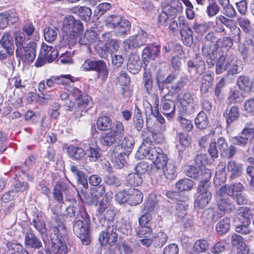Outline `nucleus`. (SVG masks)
<instances>
[{
	"mask_svg": "<svg viewBox=\"0 0 254 254\" xmlns=\"http://www.w3.org/2000/svg\"><path fill=\"white\" fill-rule=\"evenodd\" d=\"M143 181V177L135 172L128 174L125 178V184L127 187L140 186Z\"/></svg>",
	"mask_w": 254,
	"mask_h": 254,
	"instance_id": "obj_24",
	"label": "nucleus"
},
{
	"mask_svg": "<svg viewBox=\"0 0 254 254\" xmlns=\"http://www.w3.org/2000/svg\"><path fill=\"white\" fill-rule=\"evenodd\" d=\"M192 96L190 92H185L180 97V102L183 106L186 107V110L188 114H191L194 112V107L192 104Z\"/></svg>",
	"mask_w": 254,
	"mask_h": 254,
	"instance_id": "obj_27",
	"label": "nucleus"
},
{
	"mask_svg": "<svg viewBox=\"0 0 254 254\" xmlns=\"http://www.w3.org/2000/svg\"><path fill=\"white\" fill-rule=\"evenodd\" d=\"M91 99L86 94H83L75 101L77 109L75 112V118H79L82 116V112H86L87 109L90 107Z\"/></svg>",
	"mask_w": 254,
	"mask_h": 254,
	"instance_id": "obj_15",
	"label": "nucleus"
},
{
	"mask_svg": "<svg viewBox=\"0 0 254 254\" xmlns=\"http://www.w3.org/2000/svg\"><path fill=\"white\" fill-rule=\"evenodd\" d=\"M104 22L106 27L114 29L116 35L118 37H124L130 31V25L129 21L119 15H109L106 17Z\"/></svg>",
	"mask_w": 254,
	"mask_h": 254,
	"instance_id": "obj_3",
	"label": "nucleus"
},
{
	"mask_svg": "<svg viewBox=\"0 0 254 254\" xmlns=\"http://www.w3.org/2000/svg\"><path fill=\"white\" fill-rule=\"evenodd\" d=\"M223 116L226 119L227 124L230 125L238 119L240 116L239 108L233 106L230 108H227L224 112Z\"/></svg>",
	"mask_w": 254,
	"mask_h": 254,
	"instance_id": "obj_21",
	"label": "nucleus"
},
{
	"mask_svg": "<svg viewBox=\"0 0 254 254\" xmlns=\"http://www.w3.org/2000/svg\"><path fill=\"white\" fill-rule=\"evenodd\" d=\"M213 77L209 72H206L203 76L201 80L200 87V91L204 94L207 93L212 86Z\"/></svg>",
	"mask_w": 254,
	"mask_h": 254,
	"instance_id": "obj_28",
	"label": "nucleus"
},
{
	"mask_svg": "<svg viewBox=\"0 0 254 254\" xmlns=\"http://www.w3.org/2000/svg\"><path fill=\"white\" fill-rule=\"evenodd\" d=\"M180 144L184 147H188L191 142L190 136L186 132H181L177 134Z\"/></svg>",
	"mask_w": 254,
	"mask_h": 254,
	"instance_id": "obj_55",
	"label": "nucleus"
},
{
	"mask_svg": "<svg viewBox=\"0 0 254 254\" xmlns=\"http://www.w3.org/2000/svg\"><path fill=\"white\" fill-rule=\"evenodd\" d=\"M52 251L56 254H65L67 251V247L62 241H59V243L55 244L53 242Z\"/></svg>",
	"mask_w": 254,
	"mask_h": 254,
	"instance_id": "obj_61",
	"label": "nucleus"
},
{
	"mask_svg": "<svg viewBox=\"0 0 254 254\" xmlns=\"http://www.w3.org/2000/svg\"><path fill=\"white\" fill-rule=\"evenodd\" d=\"M244 190V188L241 183H236L233 185L221 187L216 191V193L221 195V193H224L232 197L236 195V193L242 192Z\"/></svg>",
	"mask_w": 254,
	"mask_h": 254,
	"instance_id": "obj_16",
	"label": "nucleus"
},
{
	"mask_svg": "<svg viewBox=\"0 0 254 254\" xmlns=\"http://www.w3.org/2000/svg\"><path fill=\"white\" fill-rule=\"evenodd\" d=\"M143 84L148 94H150L153 87L152 76L150 73H145L143 75Z\"/></svg>",
	"mask_w": 254,
	"mask_h": 254,
	"instance_id": "obj_57",
	"label": "nucleus"
},
{
	"mask_svg": "<svg viewBox=\"0 0 254 254\" xmlns=\"http://www.w3.org/2000/svg\"><path fill=\"white\" fill-rule=\"evenodd\" d=\"M223 194L219 195L216 193L218 209L224 214L230 213L236 209L235 205L229 197L223 196Z\"/></svg>",
	"mask_w": 254,
	"mask_h": 254,
	"instance_id": "obj_10",
	"label": "nucleus"
},
{
	"mask_svg": "<svg viewBox=\"0 0 254 254\" xmlns=\"http://www.w3.org/2000/svg\"><path fill=\"white\" fill-rule=\"evenodd\" d=\"M251 84V80L249 76L241 75L237 79V85L239 88L242 91H248Z\"/></svg>",
	"mask_w": 254,
	"mask_h": 254,
	"instance_id": "obj_46",
	"label": "nucleus"
},
{
	"mask_svg": "<svg viewBox=\"0 0 254 254\" xmlns=\"http://www.w3.org/2000/svg\"><path fill=\"white\" fill-rule=\"evenodd\" d=\"M100 223L104 228L99 235V241L102 245H111L117 239L116 222L104 219L101 220Z\"/></svg>",
	"mask_w": 254,
	"mask_h": 254,
	"instance_id": "obj_4",
	"label": "nucleus"
},
{
	"mask_svg": "<svg viewBox=\"0 0 254 254\" xmlns=\"http://www.w3.org/2000/svg\"><path fill=\"white\" fill-rule=\"evenodd\" d=\"M70 171L76 177L78 182L81 183L85 189H87L88 185L84 173L74 166H70Z\"/></svg>",
	"mask_w": 254,
	"mask_h": 254,
	"instance_id": "obj_38",
	"label": "nucleus"
},
{
	"mask_svg": "<svg viewBox=\"0 0 254 254\" xmlns=\"http://www.w3.org/2000/svg\"><path fill=\"white\" fill-rule=\"evenodd\" d=\"M143 194L137 189H131L129 190L128 203L131 205H136L141 203L143 200Z\"/></svg>",
	"mask_w": 254,
	"mask_h": 254,
	"instance_id": "obj_30",
	"label": "nucleus"
},
{
	"mask_svg": "<svg viewBox=\"0 0 254 254\" xmlns=\"http://www.w3.org/2000/svg\"><path fill=\"white\" fill-rule=\"evenodd\" d=\"M193 182L189 179L179 180L176 184V188L180 191L190 190L193 186Z\"/></svg>",
	"mask_w": 254,
	"mask_h": 254,
	"instance_id": "obj_47",
	"label": "nucleus"
},
{
	"mask_svg": "<svg viewBox=\"0 0 254 254\" xmlns=\"http://www.w3.org/2000/svg\"><path fill=\"white\" fill-rule=\"evenodd\" d=\"M231 68L228 70L227 74L233 75L240 73L243 70V66L241 64V61L237 60L236 58Z\"/></svg>",
	"mask_w": 254,
	"mask_h": 254,
	"instance_id": "obj_56",
	"label": "nucleus"
},
{
	"mask_svg": "<svg viewBox=\"0 0 254 254\" xmlns=\"http://www.w3.org/2000/svg\"><path fill=\"white\" fill-rule=\"evenodd\" d=\"M237 21L239 26L245 33H249L252 30L251 22L247 18L240 17L238 19Z\"/></svg>",
	"mask_w": 254,
	"mask_h": 254,
	"instance_id": "obj_62",
	"label": "nucleus"
},
{
	"mask_svg": "<svg viewBox=\"0 0 254 254\" xmlns=\"http://www.w3.org/2000/svg\"><path fill=\"white\" fill-rule=\"evenodd\" d=\"M174 2H176L177 5L174 7L170 4H167L164 6L162 8L163 11L169 17L170 15H173L177 12L183 11V6L182 3L179 2V0H175Z\"/></svg>",
	"mask_w": 254,
	"mask_h": 254,
	"instance_id": "obj_37",
	"label": "nucleus"
},
{
	"mask_svg": "<svg viewBox=\"0 0 254 254\" xmlns=\"http://www.w3.org/2000/svg\"><path fill=\"white\" fill-rule=\"evenodd\" d=\"M82 211H79L76 206L70 205L66 208L63 215L65 218H69L70 220H72L75 216L76 217L77 216L78 213H79Z\"/></svg>",
	"mask_w": 254,
	"mask_h": 254,
	"instance_id": "obj_53",
	"label": "nucleus"
},
{
	"mask_svg": "<svg viewBox=\"0 0 254 254\" xmlns=\"http://www.w3.org/2000/svg\"><path fill=\"white\" fill-rule=\"evenodd\" d=\"M131 252V248L124 243L111 245L109 249V254H129Z\"/></svg>",
	"mask_w": 254,
	"mask_h": 254,
	"instance_id": "obj_26",
	"label": "nucleus"
},
{
	"mask_svg": "<svg viewBox=\"0 0 254 254\" xmlns=\"http://www.w3.org/2000/svg\"><path fill=\"white\" fill-rule=\"evenodd\" d=\"M15 44L16 47V52L23 50L26 46L27 40L24 33L15 32L14 33Z\"/></svg>",
	"mask_w": 254,
	"mask_h": 254,
	"instance_id": "obj_41",
	"label": "nucleus"
},
{
	"mask_svg": "<svg viewBox=\"0 0 254 254\" xmlns=\"http://www.w3.org/2000/svg\"><path fill=\"white\" fill-rule=\"evenodd\" d=\"M160 169H163L164 176L167 179L170 180L173 179L176 176L175 166L171 163H168V161H166V163L164 165L163 167L161 168Z\"/></svg>",
	"mask_w": 254,
	"mask_h": 254,
	"instance_id": "obj_44",
	"label": "nucleus"
},
{
	"mask_svg": "<svg viewBox=\"0 0 254 254\" xmlns=\"http://www.w3.org/2000/svg\"><path fill=\"white\" fill-rule=\"evenodd\" d=\"M133 125L134 127L138 131H140L142 129L144 125V120L141 112L137 106L135 107L134 110L133 117Z\"/></svg>",
	"mask_w": 254,
	"mask_h": 254,
	"instance_id": "obj_33",
	"label": "nucleus"
},
{
	"mask_svg": "<svg viewBox=\"0 0 254 254\" xmlns=\"http://www.w3.org/2000/svg\"><path fill=\"white\" fill-rule=\"evenodd\" d=\"M85 154L90 162H96L101 156V150L97 146H90L86 150Z\"/></svg>",
	"mask_w": 254,
	"mask_h": 254,
	"instance_id": "obj_43",
	"label": "nucleus"
},
{
	"mask_svg": "<svg viewBox=\"0 0 254 254\" xmlns=\"http://www.w3.org/2000/svg\"><path fill=\"white\" fill-rule=\"evenodd\" d=\"M147 34L142 30H140L136 35L129 37L125 41L123 44L125 50L131 48H137L144 45L146 42Z\"/></svg>",
	"mask_w": 254,
	"mask_h": 254,
	"instance_id": "obj_8",
	"label": "nucleus"
},
{
	"mask_svg": "<svg viewBox=\"0 0 254 254\" xmlns=\"http://www.w3.org/2000/svg\"><path fill=\"white\" fill-rule=\"evenodd\" d=\"M188 204L185 201L178 200L177 202V213L180 218H183L187 214Z\"/></svg>",
	"mask_w": 254,
	"mask_h": 254,
	"instance_id": "obj_50",
	"label": "nucleus"
},
{
	"mask_svg": "<svg viewBox=\"0 0 254 254\" xmlns=\"http://www.w3.org/2000/svg\"><path fill=\"white\" fill-rule=\"evenodd\" d=\"M227 143L223 137H219L217 142H212L210 143L208 152L212 158L218 157V153L220 154L226 148Z\"/></svg>",
	"mask_w": 254,
	"mask_h": 254,
	"instance_id": "obj_14",
	"label": "nucleus"
},
{
	"mask_svg": "<svg viewBox=\"0 0 254 254\" xmlns=\"http://www.w3.org/2000/svg\"><path fill=\"white\" fill-rule=\"evenodd\" d=\"M90 222L89 216L85 211L82 210L78 213L73 225L74 233L85 245H88L90 242L89 232Z\"/></svg>",
	"mask_w": 254,
	"mask_h": 254,
	"instance_id": "obj_1",
	"label": "nucleus"
},
{
	"mask_svg": "<svg viewBox=\"0 0 254 254\" xmlns=\"http://www.w3.org/2000/svg\"><path fill=\"white\" fill-rule=\"evenodd\" d=\"M98 129L102 131L109 130L112 125L111 119L108 116H102L99 117L96 122Z\"/></svg>",
	"mask_w": 254,
	"mask_h": 254,
	"instance_id": "obj_35",
	"label": "nucleus"
},
{
	"mask_svg": "<svg viewBox=\"0 0 254 254\" xmlns=\"http://www.w3.org/2000/svg\"><path fill=\"white\" fill-rule=\"evenodd\" d=\"M239 215L242 218L243 221L246 222V225H250L251 223L250 217L252 215V211L249 208L241 207L239 209Z\"/></svg>",
	"mask_w": 254,
	"mask_h": 254,
	"instance_id": "obj_60",
	"label": "nucleus"
},
{
	"mask_svg": "<svg viewBox=\"0 0 254 254\" xmlns=\"http://www.w3.org/2000/svg\"><path fill=\"white\" fill-rule=\"evenodd\" d=\"M96 64L94 70L99 73V77L102 80H105L108 75V71L106 64L101 61H98Z\"/></svg>",
	"mask_w": 254,
	"mask_h": 254,
	"instance_id": "obj_48",
	"label": "nucleus"
},
{
	"mask_svg": "<svg viewBox=\"0 0 254 254\" xmlns=\"http://www.w3.org/2000/svg\"><path fill=\"white\" fill-rule=\"evenodd\" d=\"M243 99L242 93L238 90H234L230 93L227 101L228 104H232L241 102Z\"/></svg>",
	"mask_w": 254,
	"mask_h": 254,
	"instance_id": "obj_49",
	"label": "nucleus"
},
{
	"mask_svg": "<svg viewBox=\"0 0 254 254\" xmlns=\"http://www.w3.org/2000/svg\"><path fill=\"white\" fill-rule=\"evenodd\" d=\"M180 125L185 131H190L193 128V125L191 121L183 117H179L178 119Z\"/></svg>",
	"mask_w": 254,
	"mask_h": 254,
	"instance_id": "obj_63",
	"label": "nucleus"
},
{
	"mask_svg": "<svg viewBox=\"0 0 254 254\" xmlns=\"http://www.w3.org/2000/svg\"><path fill=\"white\" fill-rule=\"evenodd\" d=\"M227 169L228 172L230 173V178L231 179L239 177L243 171V165L234 160L228 162Z\"/></svg>",
	"mask_w": 254,
	"mask_h": 254,
	"instance_id": "obj_18",
	"label": "nucleus"
},
{
	"mask_svg": "<svg viewBox=\"0 0 254 254\" xmlns=\"http://www.w3.org/2000/svg\"><path fill=\"white\" fill-rule=\"evenodd\" d=\"M36 43L33 41L29 42L23 49L24 53L23 59L28 62H32L36 57Z\"/></svg>",
	"mask_w": 254,
	"mask_h": 254,
	"instance_id": "obj_22",
	"label": "nucleus"
},
{
	"mask_svg": "<svg viewBox=\"0 0 254 254\" xmlns=\"http://www.w3.org/2000/svg\"><path fill=\"white\" fill-rule=\"evenodd\" d=\"M220 7L217 3L213 1L209 2L206 8V13L209 17L215 16L219 11Z\"/></svg>",
	"mask_w": 254,
	"mask_h": 254,
	"instance_id": "obj_58",
	"label": "nucleus"
},
{
	"mask_svg": "<svg viewBox=\"0 0 254 254\" xmlns=\"http://www.w3.org/2000/svg\"><path fill=\"white\" fill-rule=\"evenodd\" d=\"M58 29L54 27H46L43 31L45 40L49 43L54 42L58 37Z\"/></svg>",
	"mask_w": 254,
	"mask_h": 254,
	"instance_id": "obj_36",
	"label": "nucleus"
},
{
	"mask_svg": "<svg viewBox=\"0 0 254 254\" xmlns=\"http://www.w3.org/2000/svg\"><path fill=\"white\" fill-rule=\"evenodd\" d=\"M187 65L189 68V72H190L192 68H195L196 73L198 74H202L205 70V64L204 61L202 59L201 57L196 55L195 59L194 61H189L188 62Z\"/></svg>",
	"mask_w": 254,
	"mask_h": 254,
	"instance_id": "obj_20",
	"label": "nucleus"
},
{
	"mask_svg": "<svg viewBox=\"0 0 254 254\" xmlns=\"http://www.w3.org/2000/svg\"><path fill=\"white\" fill-rule=\"evenodd\" d=\"M252 122L247 123L239 135L231 137L230 141L238 146L245 147L254 138V127Z\"/></svg>",
	"mask_w": 254,
	"mask_h": 254,
	"instance_id": "obj_5",
	"label": "nucleus"
},
{
	"mask_svg": "<svg viewBox=\"0 0 254 254\" xmlns=\"http://www.w3.org/2000/svg\"><path fill=\"white\" fill-rule=\"evenodd\" d=\"M162 109L163 113L170 118H173L175 115V104L172 100H162Z\"/></svg>",
	"mask_w": 254,
	"mask_h": 254,
	"instance_id": "obj_31",
	"label": "nucleus"
},
{
	"mask_svg": "<svg viewBox=\"0 0 254 254\" xmlns=\"http://www.w3.org/2000/svg\"><path fill=\"white\" fill-rule=\"evenodd\" d=\"M58 52L55 48L43 44L39 57L35 63V65L39 67L43 65L46 62L51 63L58 57Z\"/></svg>",
	"mask_w": 254,
	"mask_h": 254,
	"instance_id": "obj_6",
	"label": "nucleus"
},
{
	"mask_svg": "<svg viewBox=\"0 0 254 254\" xmlns=\"http://www.w3.org/2000/svg\"><path fill=\"white\" fill-rule=\"evenodd\" d=\"M202 217L204 222L211 223L215 220V211L213 208H209L203 211Z\"/></svg>",
	"mask_w": 254,
	"mask_h": 254,
	"instance_id": "obj_59",
	"label": "nucleus"
},
{
	"mask_svg": "<svg viewBox=\"0 0 254 254\" xmlns=\"http://www.w3.org/2000/svg\"><path fill=\"white\" fill-rule=\"evenodd\" d=\"M133 137L129 134L126 135L123 140L121 145L123 150V154L127 157L132 151L134 145Z\"/></svg>",
	"mask_w": 254,
	"mask_h": 254,
	"instance_id": "obj_25",
	"label": "nucleus"
},
{
	"mask_svg": "<svg viewBox=\"0 0 254 254\" xmlns=\"http://www.w3.org/2000/svg\"><path fill=\"white\" fill-rule=\"evenodd\" d=\"M211 176V171L208 169L202 168L200 170V174L199 178L200 180V184L198 187H203V188H209L208 181Z\"/></svg>",
	"mask_w": 254,
	"mask_h": 254,
	"instance_id": "obj_39",
	"label": "nucleus"
},
{
	"mask_svg": "<svg viewBox=\"0 0 254 254\" xmlns=\"http://www.w3.org/2000/svg\"><path fill=\"white\" fill-rule=\"evenodd\" d=\"M78 34L69 32V33H64L63 34V40L69 47L74 45L77 41V36Z\"/></svg>",
	"mask_w": 254,
	"mask_h": 254,
	"instance_id": "obj_54",
	"label": "nucleus"
},
{
	"mask_svg": "<svg viewBox=\"0 0 254 254\" xmlns=\"http://www.w3.org/2000/svg\"><path fill=\"white\" fill-rule=\"evenodd\" d=\"M74 12L83 20L87 21L90 20L92 14L91 9L86 6L76 7L74 9Z\"/></svg>",
	"mask_w": 254,
	"mask_h": 254,
	"instance_id": "obj_42",
	"label": "nucleus"
},
{
	"mask_svg": "<svg viewBox=\"0 0 254 254\" xmlns=\"http://www.w3.org/2000/svg\"><path fill=\"white\" fill-rule=\"evenodd\" d=\"M230 220L228 217H225L220 220L216 225V231L220 235L227 233L230 229Z\"/></svg>",
	"mask_w": 254,
	"mask_h": 254,
	"instance_id": "obj_34",
	"label": "nucleus"
},
{
	"mask_svg": "<svg viewBox=\"0 0 254 254\" xmlns=\"http://www.w3.org/2000/svg\"><path fill=\"white\" fill-rule=\"evenodd\" d=\"M103 181L106 185L116 188L122 185V181L120 178L112 173L105 175L103 178Z\"/></svg>",
	"mask_w": 254,
	"mask_h": 254,
	"instance_id": "obj_40",
	"label": "nucleus"
},
{
	"mask_svg": "<svg viewBox=\"0 0 254 254\" xmlns=\"http://www.w3.org/2000/svg\"><path fill=\"white\" fill-rule=\"evenodd\" d=\"M62 29L64 33L78 34L82 31L83 27L79 20H77L72 16L69 15L64 18Z\"/></svg>",
	"mask_w": 254,
	"mask_h": 254,
	"instance_id": "obj_9",
	"label": "nucleus"
},
{
	"mask_svg": "<svg viewBox=\"0 0 254 254\" xmlns=\"http://www.w3.org/2000/svg\"><path fill=\"white\" fill-rule=\"evenodd\" d=\"M148 158L152 161L158 169L163 167L166 161L168 160L162 149L158 147L149 148Z\"/></svg>",
	"mask_w": 254,
	"mask_h": 254,
	"instance_id": "obj_7",
	"label": "nucleus"
},
{
	"mask_svg": "<svg viewBox=\"0 0 254 254\" xmlns=\"http://www.w3.org/2000/svg\"><path fill=\"white\" fill-rule=\"evenodd\" d=\"M152 239L153 244L156 247L160 248L167 242L168 237L164 232H159Z\"/></svg>",
	"mask_w": 254,
	"mask_h": 254,
	"instance_id": "obj_51",
	"label": "nucleus"
},
{
	"mask_svg": "<svg viewBox=\"0 0 254 254\" xmlns=\"http://www.w3.org/2000/svg\"><path fill=\"white\" fill-rule=\"evenodd\" d=\"M110 129V131L103 133L101 136V143L107 146L119 144L125 134L123 124L119 121H116Z\"/></svg>",
	"mask_w": 254,
	"mask_h": 254,
	"instance_id": "obj_2",
	"label": "nucleus"
},
{
	"mask_svg": "<svg viewBox=\"0 0 254 254\" xmlns=\"http://www.w3.org/2000/svg\"><path fill=\"white\" fill-rule=\"evenodd\" d=\"M208 243L205 240H199L195 242L193 246V250L197 253L206 252L209 248Z\"/></svg>",
	"mask_w": 254,
	"mask_h": 254,
	"instance_id": "obj_52",
	"label": "nucleus"
},
{
	"mask_svg": "<svg viewBox=\"0 0 254 254\" xmlns=\"http://www.w3.org/2000/svg\"><path fill=\"white\" fill-rule=\"evenodd\" d=\"M0 44L3 48L8 50L10 54H13L15 47L13 40L10 34L8 32H5L0 40Z\"/></svg>",
	"mask_w": 254,
	"mask_h": 254,
	"instance_id": "obj_23",
	"label": "nucleus"
},
{
	"mask_svg": "<svg viewBox=\"0 0 254 254\" xmlns=\"http://www.w3.org/2000/svg\"><path fill=\"white\" fill-rule=\"evenodd\" d=\"M141 64L139 56L136 54H131L128 59L127 67L131 73L136 74L141 69Z\"/></svg>",
	"mask_w": 254,
	"mask_h": 254,
	"instance_id": "obj_17",
	"label": "nucleus"
},
{
	"mask_svg": "<svg viewBox=\"0 0 254 254\" xmlns=\"http://www.w3.org/2000/svg\"><path fill=\"white\" fill-rule=\"evenodd\" d=\"M51 235H54L57 238H62L66 235L67 231L64 225L57 219L52 223L50 230Z\"/></svg>",
	"mask_w": 254,
	"mask_h": 254,
	"instance_id": "obj_19",
	"label": "nucleus"
},
{
	"mask_svg": "<svg viewBox=\"0 0 254 254\" xmlns=\"http://www.w3.org/2000/svg\"><path fill=\"white\" fill-rule=\"evenodd\" d=\"M197 191L199 194L194 201L195 207L203 208L205 207L211 198V193L208 190V188L203 187H198Z\"/></svg>",
	"mask_w": 254,
	"mask_h": 254,
	"instance_id": "obj_13",
	"label": "nucleus"
},
{
	"mask_svg": "<svg viewBox=\"0 0 254 254\" xmlns=\"http://www.w3.org/2000/svg\"><path fill=\"white\" fill-rule=\"evenodd\" d=\"M97 33L93 30H86L84 35H82L79 40L81 45L89 46L97 40Z\"/></svg>",
	"mask_w": 254,
	"mask_h": 254,
	"instance_id": "obj_29",
	"label": "nucleus"
},
{
	"mask_svg": "<svg viewBox=\"0 0 254 254\" xmlns=\"http://www.w3.org/2000/svg\"><path fill=\"white\" fill-rule=\"evenodd\" d=\"M24 246L27 248L40 249L42 247L41 240L36 236L32 229L29 228L24 233Z\"/></svg>",
	"mask_w": 254,
	"mask_h": 254,
	"instance_id": "obj_11",
	"label": "nucleus"
},
{
	"mask_svg": "<svg viewBox=\"0 0 254 254\" xmlns=\"http://www.w3.org/2000/svg\"><path fill=\"white\" fill-rule=\"evenodd\" d=\"M195 124L196 127L203 129L208 126V121L206 114L203 112H200L195 119Z\"/></svg>",
	"mask_w": 254,
	"mask_h": 254,
	"instance_id": "obj_45",
	"label": "nucleus"
},
{
	"mask_svg": "<svg viewBox=\"0 0 254 254\" xmlns=\"http://www.w3.org/2000/svg\"><path fill=\"white\" fill-rule=\"evenodd\" d=\"M180 34L185 44L190 46L193 42L192 31L183 18H179Z\"/></svg>",
	"mask_w": 254,
	"mask_h": 254,
	"instance_id": "obj_12",
	"label": "nucleus"
},
{
	"mask_svg": "<svg viewBox=\"0 0 254 254\" xmlns=\"http://www.w3.org/2000/svg\"><path fill=\"white\" fill-rule=\"evenodd\" d=\"M222 9V13L223 15L229 18H233L236 15V12L232 5L228 3L227 5H224Z\"/></svg>",
	"mask_w": 254,
	"mask_h": 254,
	"instance_id": "obj_64",
	"label": "nucleus"
},
{
	"mask_svg": "<svg viewBox=\"0 0 254 254\" xmlns=\"http://www.w3.org/2000/svg\"><path fill=\"white\" fill-rule=\"evenodd\" d=\"M66 150L69 157L73 160H80L85 155L84 150L80 147L70 146Z\"/></svg>",
	"mask_w": 254,
	"mask_h": 254,
	"instance_id": "obj_32",
	"label": "nucleus"
}]
</instances>
